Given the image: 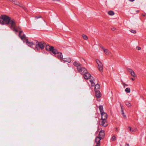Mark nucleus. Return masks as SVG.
<instances>
[{
  "label": "nucleus",
  "instance_id": "412c9836",
  "mask_svg": "<svg viewBox=\"0 0 146 146\" xmlns=\"http://www.w3.org/2000/svg\"><path fill=\"white\" fill-rule=\"evenodd\" d=\"M98 108L101 113H102L104 112L102 106H100Z\"/></svg>",
  "mask_w": 146,
  "mask_h": 146
},
{
  "label": "nucleus",
  "instance_id": "a19ab883",
  "mask_svg": "<svg viewBox=\"0 0 146 146\" xmlns=\"http://www.w3.org/2000/svg\"><path fill=\"white\" fill-rule=\"evenodd\" d=\"M142 15L143 16H145V14H142Z\"/></svg>",
  "mask_w": 146,
  "mask_h": 146
},
{
  "label": "nucleus",
  "instance_id": "f03ea898",
  "mask_svg": "<svg viewBox=\"0 0 146 146\" xmlns=\"http://www.w3.org/2000/svg\"><path fill=\"white\" fill-rule=\"evenodd\" d=\"M46 50L47 51L51 52L54 54H56L58 52V51L56 49H54L53 46H50L49 45H46Z\"/></svg>",
  "mask_w": 146,
  "mask_h": 146
},
{
  "label": "nucleus",
  "instance_id": "a878e982",
  "mask_svg": "<svg viewBox=\"0 0 146 146\" xmlns=\"http://www.w3.org/2000/svg\"><path fill=\"white\" fill-rule=\"evenodd\" d=\"M82 37L83 38L84 40H87V38H88L87 36L86 35H82Z\"/></svg>",
  "mask_w": 146,
  "mask_h": 146
},
{
  "label": "nucleus",
  "instance_id": "2eb2a0df",
  "mask_svg": "<svg viewBox=\"0 0 146 146\" xmlns=\"http://www.w3.org/2000/svg\"><path fill=\"white\" fill-rule=\"evenodd\" d=\"M57 54V56L58 58L62 61V58H63V55L61 53H60L58 52V51L57 53L56 54Z\"/></svg>",
  "mask_w": 146,
  "mask_h": 146
},
{
  "label": "nucleus",
  "instance_id": "4468645a",
  "mask_svg": "<svg viewBox=\"0 0 146 146\" xmlns=\"http://www.w3.org/2000/svg\"><path fill=\"white\" fill-rule=\"evenodd\" d=\"M105 132L103 130H101L99 132L98 137L100 138L103 139L104 136Z\"/></svg>",
  "mask_w": 146,
  "mask_h": 146
},
{
  "label": "nucleus",
  "instance_id": "f704fd0d",
  "mask_svg": "<svg viewBox=\"0 0 146 146\" xmlns=\"http://www.w3.org/2000/svg\"><path fill=\"white\" fill-rule=\"evenodd\" d=\"M111 30L113 31H114L115 30V28H113L111 29Z\"/></svg>",
  "mask_w": 146,
  "mask_h": 146
},
{
  "label": "nucleus",
  "instance_id": "ddd939ff",
  "mask_svg": "<svg viewBox=\"0 0 146 146\" xmlns=\"http://www.w3.org/2000/svg\"><path fill=\"white\" fill-rule=\"evenodd\" d=\"M23 40L24 41V42H25L26 44L29 46H31L33 45V42H29L28 39H26V38L25 39H24Z\"/></svg>",
  "mask_w": 146,
  "mask_h": 146
},
{
  "label": "nucleus",
  "instance_id": "6ab92c4d",
  "mask_svg": "<svg viewBox=\"0 0 146 146\" xmlns=\"http://www.w3.org/2000/svg\"><path fill=\"white\" fill-rule=\"evenodd\" d=\"M73 65L76 66L77 67H78L79 66H81V64H80V63L76 61L74 63Z\"/></svg>",
  "mask_w": 146,
  "mask_h": 146
},
{
  "label": "nucleus",
  "instance_id": "dca6fc26",
  "mask_svg": "<svg viewBox=\"0 0 146 146\" xmlns=\"http://www.w3.org/2000/svg\"><path fill=\"white\" fill-rule=\"evenodd\" d=\"M22 32V31H20L19 32V37H20L21 40H23L24 39H25V35L24 34H23V36H21V34Z\"/></svg>",
  "mask_w": 146,
  "mask_h": 146
},
{
  "label": "nucleus",
  "instance_id": "e433bc0d",
  "mask_svg": "<svg viewBox=\"0 0 146 146\" xmlns=\"http://www.w3.org/2000/svg\"><path fill=\"white\" fill-rule=\"evenodd\" d=\"M131 79L132 80L134 81L135 80V79L133 78H131Z\"/></svg>",
  "mask_w": 146,
  "mask_h": 146
},
{
  "label": "nucleus",
  "instance_id": "7ed1b4c3",
  "mask_svg": "<svg viewBox=\"0 0 146 146\" xmlns=\"http://www.w3.org/2000/svg\"><path fill=\"white\" fill-rule=\"evenodd\" d=\"M96 62L98 65V68L101 72H103V65L101 62L98 59L96 60Z\"/></svg>",
  "mask_w": 146,
  "mask_h": 146
},
{
  "label": "nucleus",
  "instance_id": "b1692460",
  "mask_svg": "<svg viewBox=\"0 0 146 146\" xmlns=\"http://www.w3.org/2000/svg\"><path fill=\"white\" fill-rule=\"evenodd\" d=\"M125 104L128 107H129L131 106V104L128 102H126Z\"/></svg>",
  "mask_w": 146,
  "mask_h": 146
},
{
  "label": "nucleus",
  "instance_id": "ea45409f",
  "mask_svg": "<svg viewBox=\"0 0 146 146\" xmlns=\"http://www.w3.org/2000/svg\"><path fill=\"white\" fill-rule=\"evenodd\" d=\"M139 10L136 11V12L137 13H138L139 12Z\"/></svg>",
  "mask_w": 146,
  "mask_h": 146
},
{
  "label": "nucleus",
  "instance_id": "58836bf2",
  "mask_svg": "<svg viewBox=\"0 0 146 146\" xmlns=\"http://www.w3.org/2000/svg\"><path fill=\"white\" fill-rule=\"evenodd\" d=\"M53 1H59L60 0H52Z\"/></svg>",
  "mask_w": 146,
  "mask_h": 146
},
{
  "label": "nucleus",
  "instance_id": "c756f323",
  "mask_svg": "<svg viewBox=\"0 0 146 146\" xmlns=\"http://www.w3.org/2000/svg\"><path fill=\"white\" fill-rule=\"evenodd\" d=\"M111 140L113 141H114L116 140V137L115 136H113L111 138Z\"/></svg>",
  "mask_w": 146,
  "mask_h": 146
},
{
  "label": "nucleus",
  "instance_id": "f8f14e48",
  "mask_svg": "<svg viewBox=\"0 0 146 146\" xmlns=\"http://www.w3.org/2000/svg\"><path fill=\"white\" fill-rule=\"evenodd\" d=\"M101 119H107L108 118V115L105 112L102 113H101Z\"/></svg>",
  "mask_w": 146,
  "mask_h": 146
},
{
  "label": "nucleus",
  "instance_id": "aec40b11",
  "mask_svg": "<svg viewBox=\"0 0 146 146\" xmlns=\"http://www.w3.org/2000/svg\"><path fill=\"white\" fill-rule=\"evenodd\" d=\"M120 106H121V114L124 117L125 119H126V115H125L124 113V112L123 111V110L121 104H120Z\"/></svg>",
  "mask_w": 146,
  "mask_h": 146
},
{
  "label": "nucleus",
  "instance_id": "39448f33",
  "mask_svg": "<svg viewBox=\"0 0 146 146\" xmlns=\"http://www.w3.org/2000/svg\"><path fill=\"white\" fill-rule=\"evenodd\" d=\"M45 45V44L43 42H38V44L36 45V48L37 50H38L40 48L42 49L44 48V46Z\"/></svg>",
  "mask_w": 146,
  "mask_h": 146
},
{
  "label": "nucleus",
  "instance_id": "4c0bfd02",
  "mask_svg": "<svg viewBox=\"0 0 146 146\" xmlns=\"http://www.w3.org/2000/svg\"><path fill=\"white\" fill-rule=\"evenodd\" d=\"M115 131H118V129L117 128H116L115 129Z\"/></svg>",
  "mask_w": 146,
  "mask_h": 146
},
{
  "label": "nucleus",
  "instance_id": "0eeeda50",
  "mask_svg": "<svg viewBox=\"0 0 146 146\" xmlns=\"http://www.w3.org/2000/svg\"><path fill=\"white\" fill-rule=\"evenodd\" d=\"M12 1L15 5H18L19 7L22 8L26 11H27V9L23 5L19 3L17 1L12 0Z\"/></svg>",
  "mask_w": 146,
  "mask_h": 146
},
{
  "label": "nucleus",
  "instance_id": "9b49d317",
  "mask_svg": "<svg viewBox=\"0 0 146 146\" xmlns=\"http://www.w3.org/2000/svg\"><path fill=\"white\" fill-rule=\"evenodd\" d=\"M102 139L100 138L99 137H96V138L95 139V143H96V146H100V140Z\"/></svg>",
  "mask_w": 146,
  "mask_h": 146
},
{
  "label": "nucleus",
  "instance_id": "bb28decb",
  "mask_svg": "<svg viewBox=\"0 0 146 146\" xmlns=\"http://www.w3.org/2000/svg\"><path fill=\"white\" fill-rule=\"evenodd\" d=\"M121 82H122V84L123 85L124 88H125L126 86H128V85L125 84L124 82H123V81H121Z\"/></svg>",
  "mask_w": 146,
  "mask_h": 146
},
{
  "label": "nucleus",
  "instance_id": "c85d7f7f",
  "mask_svg": "<svg viewBox=\"0 0 146 146\" xmlns=\"http://www.w3.org/2000/svg\"><path fill=\"white\" fill-rule=\"evenodd\" d=\"M127 71L129 72L130 73H131V72H132L133 71L130 68H127Z\"/></svg>",
  "mask_w": 146,
  "mask_h": 146
},
{
  "label": "nucleus",
  "instance_id": "20e7f679",
  "mask_svg": "<svg viewBox=\"0 0 146 146\" xmlns=\"http://www.w3.org/2000/svg\"><path fill=\"white\" fill-rule=\"evenodd\" d=\"M90 81L91 83V84L92 86H95V91L98 90L100 89V86L99 84H97L96 85L94 83V80L91 79L90 80Z\"/></svg>",
  "mask_w": 146,
  "mask_h": 146
},
{
  "label": "nucleus",
  "instance_id": "9d476101",
  "mask_svg": "<svg viewBox=\"0 0 146 146\" xmlns=\"http://www.w3.org/2000/svg\"><path fill=\"white\" fill-rule=\"evenodd\" d=\"M84 78L86 80L90 79L92 77L91 75L87 71L84 74Z\"/></svg>",
  "mask_w": 146,
  "mask_h": 146
},
{
  "label": "nucleus",
  "instance_id": "72a5a7b5",
  "mask_svg": "<svg viewBox=\"0 0 146 146\" xmlns=\"http://www.w3.org/2000/svg\"><path fill=\"white\" fill-rule=\"evenodd\" d=\"M125 146H129V144L126 143Z\"/></svg>",
  "mask_w": 146,
  "mask_h": 146
},
{
  "label": "nucleus",
  "instance_id": "6e6552de",
  "mask_svg": "<svg viewBox=\"0 0 146 146\" xmlns=\"http://www.w3.org/2000/svg\"><path fill=\"white\" fill-rule=\"evenodd\" d=\"M101 120L100 125L104 127H107L108 125L107 119H101Z\"/></svg>",
  "mask_w": 146,
  "mask_h": 146
},
{
  "label": "nucleus",
  "instance_id": "1a4fd4ad",
  "mask_svg": "<svg viewBox=\"0 0 146 146\" xmlns=\"http://www.w3.org/2000/svg\"><path fill=\"white\" fill-rule=\"evenodd\" d=\"M100 47L104 51V53L106 55H108L109 56H111V53L109 51V50L108 49H105L103 46H101Z\"/></svg>",
  "mask_w": 146,
  "mask_h": 146
},
{
  "label": "nucleus",
  "instance_id": "f3484780",
  "mask_svg": "<svg viewBox=\"0 0 146 146\" xmlns=\"http://www.w3.org/2000/svg\"><path fill=\"white\" fill-rule=\"evenodd\" d=\"M95 95L97 98H100V97L101 94L100 91L99 90L95 91Z\"/></svg>",
  "mask_w": 146,
  "mask_h": 146
},
{
  "label": "nucleus",
  "instance_id": "7c9ffc66",
  "mask_svg": "<svg viewBox=\"0 0 146 146\" xmlns=\"http://www.w3.org/2000/svg\"><path fill=\"white\" fill-rule=\"evenodd\" d=\"M128 128L129 129V130L131 132H133L134 131V130H132V128L131 127H129Z\"/></svg>",
  "mask_w": 146,
  "mask_h": 146
},
{
  "label": "nucleus",
  "instance_id": "473e14b6",
  "mask_svg": "<svg viewBox=\"0 0 146 146\" xmlns=\"http://www.w3.org/2000/svg\"><path fill=\"white\" fill-rule=\"evenodd\" d=\"M41 18V17H40V16H39V17H35V18H36V19H39V18Z\"/></svg>",
  "mask_w": 146,
  "mask_h": 146
},
{
  "label": "nucleus",
  "instance_id": "4be33fe9",
  "mask_svg": "<svg viewBox=\"0 0 146 146\" xmlns=\"http://www.w3.org/2000/svg\"><path fill=\"white\" fill-rule=\"evenodd\" d=\"M108 14L110 15H114V12L112 11H110L108 12Z\"/></svg>",
  "mask_w": 146,
  "mask_h": 146
},
{
  "label": "nucleus",
  "instance_id": "f257e3e1",
  "mask_svg": "<svg viewBox=\"0 0 146 146\" xmlns=\"http://www.w3.org/2000/svg\"><path fill=\"white\" fill-rule=\"evenodd\" d=\"M1 24L2 25H9V28L14 31L17 32L18 31V29L19 27H17L16 23L14 20H11L8 16L5 15H1Z\"/></svg>",
  "mask_w": 146,
  "mask_h": 146
},
{
  "label": "nucleus",
  "instance_id": "423d86ee",
  "mask_svg": "<svg viewBox=\"0 0 146 146\" xmlns=\"http://www.w3.org/2000/svg\"><path fill=\"white\" fill-rule=\"evenodd\" d=\"M78 71L81 74H84L85 72H87V70L84 67L79 66L77 68Z\"/></svg>",
  "mask_w": 146,
  "mask_h": 146
},
{
  "label": "nucleus",
  "instance_id": "2f4dec72",
  "mask_svg": "<svg viewBox=\"0 0 146 146\" xmlns=\"http://www.w3.org/2000/svg\"><path fill=\"white\" fill-rule=\"evenodd\" d=\"M137 50H140L141 49V48L140 47H137Z\"/></svg>",
  "mask_w": 146,
  "mask_h": 146
},
{
  "label": "nucleus",
  "instance_id": "5701e85b",
  "mask_svg": "<svg viewBox=\"0 0 146 146\" xmlns=\"http://www.w3.org/2000/svg\"><path fill=\"white\" fill-rule=\"evenodd\" d=\"M125 91L128 93H130L131 91L130 88H127L125 89Z\"/></svg>",
  "mask_w": 146,
  "mask_h": 146
},
{
  "label": "nucleus",
  "instance_id": "393cba45",
  "mask_svg": "<svg viewBox=\"0 0 146 146\" xmlns=\"http://www.w3.org/2000/svg\"><path fill=\"white\" fill-rule=\"evenodd\" d=\"M130 74H131V76L134 77H135L136 76L135 74L133 71L132 72H131V73H130Z\"/></svg>",
  "mask_w": 146,
  "mask_h": 146
},
{
  "label": "nucleus",
  "instance_id": "a211bd4d",
  "mask_svg": "<svg viewBox=\"0 0 146 146\" xmlns=\"http://www.w3.org/2000/svg\"><path fill=\"white\" fill-rule=\"evenodd\" d=\"M62 60L64 62H67L69 63L71 62V60L70 58H64Z\"/></svg>",
  "mask_w": 146,
  "mask_h": 146
},
{
  "label": "nucleus",
  "instance_id": "cd10ccee",
  "mask_svg": "<svg viewBox=\"0 0 146 146\" xmlns=\"http://www.w3.org/2000/svg\"><path fill=\"white\" fill-rule=\"evenodd\" d=\"M130 31L132 33H135L136 32V31L135 30H133V29L130 30Z\"/></svg>",
  "mask_w": 146,
  "mask_h": 146
},
{
  "label": "nucleus",
  "instance_id": "c9c22d12",
  "mask_svg": "<svg viewBox=\"0 0 146 146\" xmlns=\"http://www.w3.org/2000/svg\"><path fill=\"white\" fill-rule=\"evenodd\" d=\"M130 1V2H133L135 0H129Z\"/></svg>",
  "mask_w": 146,
  "mask_h": 146
}]
</instances>
